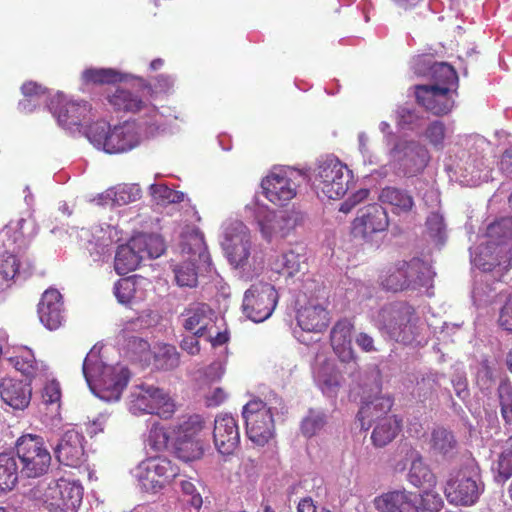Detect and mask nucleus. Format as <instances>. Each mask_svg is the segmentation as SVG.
<instances>
[{"mask_svg": "<svg viewBox=\"0 0 512 512\" xmlns=\"http://www.w3.org/2000/svg\"><path fill=\"white\" fill-rule=\"evenodd\" d=\"M391 163L406 176L421 173L430 155L427 148L413 139H398L389 151Z\"/></svg>", "mask_w": 512, "mask_h": 512, "instance_id": "nucleus-11", "label": "nucleus"}, {"mask_svg": "<svg viewBox=\"0 0 512 512\" xmlns=\"http://www.w3.org/2000/svg\"><path fill=\"white\" fill-rule=\"evenodd\" d=\"M450 88L439 85H416L415 97L417 102L434 115H443L451 111L453 100Z\"/></svg>", "mask_w": 512, "mask_h": 512, "instance_id": "nucleus-22", "label": "nucleus"}, {"mask_svg": "<svg viewBox=\"0 0 512 512\" xmlns=\"http://www.w3.org/2000/svg\"><path fill=\"white\" fill-rule=\"evenodd\" d=\"M173 449L176 457L184 462L195 461L203 455V445L197 438L175 435Z\"/></svg>", "mask_w": 512, "mask_h": 512, "instance_id": "nucleus-38", "label": "nucleus"}, {"mask_svg": "<svg viewBox=\"0 0 512 512\" xmlns=\"http://www.w3.org/2000/svg\"><path fill=\"white\" fill-rule=\"evenodd\" d=\"M379 200L392 207L397 214L410 212L415 203L413 197L405 190L396 187H385L379 194Z\"/></svg>", "mask_w": 512, "mask_h": 512, "instance_id": "nucleus-36", "label": "nucleus"}, {"mask_svg": "<svg viewBox=\"0 0 512 512\" xmlns=\"http://www.w3.org/2000/svg\"><path fill=\"white\" fill-rule=\"evenodd\" d=\"M453 388L458 398L465 400L469 397L467 379L464 373L457 372L451 379Z\"/></svg>", "mask_w": 512, "mask_h": 512, "instance_id": "nucleus-63", "label": "nucleus"}, {"mask_svg": "<svg viewBox=\"0 0 512 512\" xmlns=\"http://www.w3.org/2000/svg\"><path fill=\"white\" fill-rule=\"evenodd\" d=\"M153 199L161 205L180 203L184 200V193L169 188L164 183L151 184L149 187Z\"/></svg>", "mask_w": 512, "mask_h": 512, "instance_id": "nucleus-49", "label": "nucleus"}, {"mask_svg": "<svg viewBox=\"0 0 512 512\" xmlns=\"http://www.w3.org/2000/svg\"><path fill=\"white\" fill-rule=\"evenodd\" d=\"M297 322L304 331L320 332L328 324V313L322 304L311 300L298 310Z\"/></svg>", "mask_w": 512, "mask_h": 512, "instance_id": "nucleus-31", "label": "nucleus"}, {"mask_svg": "<svg viewBox=\"0 0 512 512\" xmlns=\"http://www.w3.org/2000/svg\"><path fill=\"white\" fill-rule=\"evenodd\" d=\"M393 406V400L389 395H382L364 402L358 412V421L361 429L367 430L372 422H378L381 418L389 417Z\"/></svg>", "mask_w": 512, "mask_h": 512, "instance_id": "nucleus-32", "label": "nucleus"}, {"mask_svg": "<svg viewBox=\"0 0 512 512\" xmlns=\"http://www.w3.org/2000/svg\"><path fill=\"white\" fill-rule=\"evenodd\" d=\"M109 102L115 109L128 112L139 111L143 104L138 96L121 88H117L116 91L109 96Z\"/></svg>", "mask_w": 512, "mask_h": 512, "instance_id": "nucleus-44", "label": "nucleus"}, {"mask_svg": "<svg viewBox=\"0 0 512 512\" xmlns=\"http://www.w3.org/2000/svg\"><path fill=\"white\" fill-rule=\"evenodd\" d=\"M497 396L502 419L506 425H512V384L507 377L500 380Z\"/></svg>", "mask_w": 512, "mask_h": 512, "instance_id": "nucleus-45", "label": "nucleus"}, {"mask_svg": "<svg viewBox=\"0 0 512 512\" xmlns=\"http://www.w3.org/2000/svg\"><path fill=\"white\" fill-rule=\"evenodd\" d=\"M140 196L141 189L137 184H122L109 188L99 195L98 203L122 206L138 200Z\"/></svg>", "mask_w": 512, "mask_h": 512, "instance_id": "nucleus-35", "label": "nucleus"}, {"mask_svg": "<svg viewBox=\"0 0 512 512\" xmlns=\"http://www.w3.org/2000/svg\"><path fill=\"white\" fill-rule=\"evenodd\" d=\"M315 379L323 393L333 396L340 386L341 375L332 363L325 362L316 370Z\"/></svg>", "mask_w": 512, "mask_h": 512, "instance_id": "nucleus-41", "label": "nucleus"}, {"mask_svg": "<svg viewBox=\"0 0 512 512\" xmlns=\"http://www.w3.org/2000/svg\"><path fill=\"white\" fill-rule=\"evenodd\" d=\"M17 457L22 463L21 473L28 478H36L48 471L51 455L45 448L43 439L37 435H23L16 442Z\"/></svg>", "mask_w": 512, "mask_h": 512, "instance_id": "nucleus-10", "label": "nucleus"}, {"mask_svg": "<svg viewBox=\"0 0 512 512\" xmlns=\"http://www.w3.org/2000/svg\"><path fill=\"white\" fill-rule=\"evenodd\" d=\"M36 234V223L30 217L12 220L6 226L7 240L18 249L27 247Z\"/></svg>", "mask_w": 512, "mask_h": 512, "instance_id": "nucleus-33", "label": "nucleus"}, {"mask_svg": "<svg viewBox=\"0 0 512 512\" xmlns=\"http://www.w3.org/2000/svg\"><path fill=\"white\" fill-rule=\"evenodd\" d=\"M185 261L174 268L175 280L181 287H195L198 283L197 270L210 265V255L204 238L192 234L181 244Z\"/></svg>", "mask_w": 512, "mask_h": 512, "instance_id": "nucleus-6", "label": "nucleus"}, {"mask_svg": "<svg viewBox=\"0 0 512 512\" xmlns=\"http://www.w3.org/2000/svg\"><path fill=\"white\" fill-rule=\"evenodd\" d=\"M49 512H77L82 503L83 488L66 479L52 481L43 493Z\"/></svg>", "mask_w": 512, "mask_h": 512, "instance_id": "nucleus-15", "label": "nucleus"}, {"mask_svg": "<svg viewBox=\"0 0 512 512\" xmlns=\"http://www.w3.org/2000/svg\"><path fill=\"white\" fill-rule=\"evenodd\" d=\"M420 263L422 266L419 271H413V273H409V288L410 289H418L425 287L429 289L432 286V280L435 273L431 270V267L428 263L424 262L420 259Z\"/></svg>", "mask_w": 512, "mask_h": 512, "instance_id": "nucleus-56", "label": "nucleus"}, {"mask_svg": "<svg viewBox=\"0 0 512 512\" xmlns=\"http://www.w3.org/2000/svg\"><path fill=\"white\" fill-rule=\"evenodd\" d=\"M19 476L17 459L8 453L0 454V489L11 490L15 487Z\"/></svg>", "mask_w": 512, "mask_h": 512, "instance_id": "nucleus-42", "label": "nucleus"}, {"mask_svg": "<svg viewBox=\"0 0 512 512\" xmlns=\"http://www.w3.org/2000/svg\"><path fill=\"white\" fill-rule=\"evenodd\" d=\"M49 109L57 118L59 124L68 130H73L83 125L90 119L91 108L85 101H65L62 96H58L57 106L54 100L51 101Z\"/></svg>", "mask_w": 512, "mask_h": 512, "instance_id": "nucleus-21", "label": "nucleus"}, {"mask_svg": "<svg viewBox=\"0 0 512 512\" xmlns=\"http://www.w3.org/2000/svg\"><path fill=\"white\" fill-rule=\"evenodd\" d=\"M82 371L91 391L108 402L120 399L130 377L126 367L120 364L116 366L106 365L102 361L96 346L86 355Z\"/></svg>", "mask_w": 512, "mask_h": 512, "instance_id": "nucleus-2", "label": "nucleus"}, {"mask_svg": "<svg viewBox=\"0 0 512 512\" xmlns=\"http://www.w3.org/2000/svg\"><path fill=\"white\" fill-rule=\"evenodd\" d=\"M32 396L30 384L24 380L4 378L0 381V398L15 410L28 407Z\"/></svg>", "mask_w": 512, "mask_h": 512, "instance_id": "nucleus-27", "label": "nucleus"}, {"mask_svg": "<svg viewBox=\"0 0 512 512\" xmlns=\"http://www.w3.org/2000/svg\"><path fill=\"white\" fill-rule=\"evenodd\" d=\"M421 506L427 512H437L443 506V499L438 493L426 490L421 494Z\"/></svg>", "mask_w": 512, "mask_h": 512, "instance_id": "nucleus-62", "label": "nucleus"}, {"mask_svg": "<svg viewBox=\"0 0 512 512\" xmlns=\"http://www.w3.org/2000/svg\"><path fill=\"white\" fill-rule=\"evenodd\" d=\"M128 405L134 415L156 414L164 419L175 411V404L162 389L147 384L131 388Z\"/></svg>", "mask_w": 512, "mask_h": 512, "instance_id": "nucleus-7", "label": "nucleus"}, {"mask_svg": "<svg viewBox=\"0 0 512 512\" xmlns=\"http://www.w3.org/2000/svg\"><path fill=\"white\" fill-rule=\"evenodd\" d=\"M422 264L419 258H413L409 262H399L382 279L383 287L392 292H398L409 288V273L419 271Z\"/></svg>", "mask_w": 512, "mask_h": 512, "instance_id": "nucleus-30", "label": "nucleus"}, {"mask_svg": "<svg viewBox=\"0 0 512 512\" xmlns=\"http://www.w3.org/2000/svg\"><path fill=\"white\" fill-rule=\"evenodd\" d=\"M472 263L483 271L507 272L512 267V217L488 225L486 242L471 251Z\"/></svg>", "mask_w": 512, "mask_h": 512, "instance_id": "nucleus-1", "label": "nucleus"}, {"mask_svg": "<svg viewBox=\"0 0 512 512\" xmlns=\"http://www.w3.org/2000/svg\"><path fill=\"white\" fill-rule=\"evenodd\" d=\"M326 424V415L320 410L310 409L301 423V431L304 436L312 437L323 429Z\"/></svg>", "mask_w": 512, "mask_h": 512, "instance_id": "nucleus-53", "label": "nucleus"}, {"mask_svg": "<svg viewBox=\"0 0 512 512\" xmlns=\"http://www.w3.org/2000/svg\"><path fill=\"white\" fill-rule=\"evenodd\" d=\"M19 267L20 262L15 255L6 252L0 256V275L7 282V287L20 276Z\"/></svg>", "mask_w": 512, "mask_h": 512, "instance_id": "nucleus-54", "label": "nucleus"}, {"mask_svg": "<svg viewBox=\"0 0 512 512\" xmlns=\"http://www.w3.org/2000/svg\"><path fill=\"white\" fill-rule=\"evenodd\" d=\"M430 73L435 82L433 85L447 86L451 89L458 82V76L454 68L444 62L433 64Z\"/></svg>", "mask_w": 512, "mask_h": 512, "instance_id": "nucleus-48", "label": "nucleus"}, {"mask_svg": "<svg viewBox=\"0 0 512 512\" xmlns=\"http://www.w3.org/2000/svg\"><path fill=\"white\" fill-rule=\"evenodd\" d=\"M262 237L267 241L283 239L296 227L298 215L292 211L265 212L263 216L257 215Z\"/></svg>", "mask_w": 512, "mask_h": 512, "instance_id": "nucleus-19", "label": "nucleus"}, {"mask_svg": "<svg viewBox=\"0 0 512 512\" xmlns=\"http://www.w3.org/2000/svg\"><path fill=\"white\" fill-rule=\"evenodd\" d=\"M173 441L174 438H172L171 433L157 423L151 426L147 439L145 440L146 446L154 451L166 449L170 442L173 444Z\"/></svg>", "mask_w": 512, "mask_h": 512, "instance_id": "nucleus-50", "label": "nucleus"}, {"mask_svg": "<svg viewBox=\"0 0 512 512\" xmlns=\"http://www.w3.org/2000/svg\"><path fill=\"white\" fill-rule=\"evenodd\" d=\"M148 281L141 276H130L118 280L114 285V294L119 303L132 305L146 298V285Z\"/></svg>", "mask_w": 512, "mask_h": 512, "instance_id": "nucleus-29", "label": "nucleus"}, {"mask_svg": "<svg viewBox=\"0 0 512 512\" xmlns=\"http://www.w3.org/2000/svg\"><path fill=\"white\" fill-rule=\"evenodd\" d=\"M221 247L228 262L235 268L249 266L252 241L248 227L239 220H228L222 226Z\"/></svg>", "mask_w": 512, "mask_h": 512, "instance_id": "nucleus-8", "label": "nucleus"}, {"mask_svg": "<svg viewBox=\"0 0 512 512\" xmlns=\"http://www.w3.org/2000/svg\"><path fill=\"white\" fill-rule=\"evenodd\" d=\"M388 225L386 210L379 204H370L358 211L353 221V233L356 237L367 239L374 233L385 231Z\"/></svg>", "mask_w": 512, "mask_h": 512, "instance_id": "nucleus-20", "label": "nucleus"}, {"mask_svg": "<svg viewBox=\"0 0 512 512\" xmlns=\"http://www.w3.org/2000/svg\"><path fill=\"white\" fill-rule=\"evenodd\" d=\"M408 481L415 487L430 488L436 484V477L420 455L412 460Z\"/></svg>", "mask_w": 512, "mask_h": 512, "instance_id": "nucleus-39", "label": "nucleus"}, {"mask_svg": "<svg viewBox=\"0 0 512 512\" xmlns=\"http://www.w3.org/2000/svg\"><path fill=\"white\" fill-rule=\"evenodd\" d=\"M84 437L75 430L66 431L54 448L56 459L63 465L78 467L86 460Z\"/></svg>", "mask_w": 512, "mask_h": 512, "instance_id": "nucleus-25", "label": "nucleus"}, {"mask_svg": "<svg viewBox=\"0 0 512 512\" xmlns=\"http://www.w3.org/2000/svg\"><path fill=\"white\" fill-rule=\"evenodd\" d=\"M426 233L436 245H443L447 239V225L444 216L439 212H432L426 220Z\"/></svg>", "mask_w": 512, "mask_h": 512, "instance_id": "nucleus-46", "label": "nucleus"}, {"mask_svg": "<svg viewBox=\"0 0 512 512\" xmlns=\"http://www.w3.org/2000/svg\"><path fill=\"white\" fill-rule=\"evenodd\" d=\"M306 180V175L294 168L272 172L262 181L267 199L276 205H285L296 196L297 187Z\"/></svg>", "mask_w": 512, "mask_h": 512, "instance_id": "nucleus-13", "label": "nucleus"}, {"mask_svg": "<svg viewBox=\"0 0 512 512\" xmlns=\"http://www.w3.org/2000/svg\"><path fill=\"white\" fill-rule=\"evenodd\" d=\"M163 239L156 234H138L125 245L118 247L114 267L119 275L135 270L142 260L158 258L163 254Z\"/></svg>", "mask_w": 512, "mask_h": 512, "instance_id": "nucleus-5", "label": "nucleus"}, {"mask_svg": "<svg viewBox=\"0 0 512 512\" xmlns=\"http://www.w3.org/2000/svg\"><path fill=\"white\" fill-rule=\"evenodd\" d=\"M118 342L128 354L139 359H142L150 349V345L145 339L130 334L125 329H123L118 336Z\"/></svg>", "mask_w": 512, "mask_h": 512, "instance_id": "nucleus-43", "label": "nucleus"}, {"mask_svg": "<svg viewBox=\"0 0 512 512\" xmlns=\"http://www.w3.org/2000/svg\"><path fill=\"white\" fill-rule=\"evenodd\" d=\"M374 506L379 512H419L416 495L405 489L377 496L374 499Z\"/></svg>", "mask_w": 512, "mask_h": 512, "instance_id": "nucleus-26", "label": "nucleus"}, {"mask_svg": "<svg viewBox=\"0 0 512 512\" xmlns=\"http://www.w3.org/2000/svg\"><path fill=\"white\" fill-rule=\"evenodd\" d=\"M352 330V322L348 319H341L333 326L330 340L334 352L342 362H353L357 366V356L351 345Z\"/></svg>", "mask_w": 512, "mask_h": 512, "instance_id": "nucleus-28", "label": "nucleus"}, {"mask_svg": "<svg viewBox=\"0 0 512 512\" xmlns=\"http://www.w3.org/2000/svg\"><path fill=\"white\" fill-rule=\"evenodd\" d=\"M42 398L45 404L58 408L61 398L60 384L55 380L49 381L43 388Z\"/></svg>", "mask_w": 512, "mask_h": 512, "instance_id": "nucleus-61", "label": "nucleus"}, {"mask_svg": "<svg viewBox=\"0 0 512 512\" xmlns=\"http://www.w3.org/2000/svg\"><path fill=\"white\" fill-rule=\"evenodd\" d=\"M277 300L278 294L271 284H254L245 292L243 312L253 322H262L271 316Z\"/></svg>", "mask_w": 512, "mask_h": 512, "instance_id": "nucleus-17", "label": "nucleus"}, {"mask_svg": "<svg viewBox=\"0 0 512 512\" xmlns=\"http://www.w3.org/2000/svg\"><path fill=\"white\" fill-rule=\"evenodd\" d=\"M306 266V256L298 249H291L284 252L279 256L275 263L274 269L279 273L287 274V276H294Z\"/></svg>", "mask_w": 512, "mask_h": 512, "instance_id": "nucleus-40", "label": "nucleus"}, {"mask_svg": "<svg viewBox=\"0 0 512 512\" xmlns=\"http://www.w3.org/2000/svg\"><path fill=\"white\" fill-rule=\"evenodd\" d=\"M178 474V468L164 457L148 458L135 468V477L147 492L163 489Z\"/></svg>", "mask_w": 512, "mask_h": 512, "instance_id": "nucleus-16", "label": "nucleus"}, {"mask_svg": "<svg viewBox=\"0 0 512 512\" xmlns=\"http://www.w3.org/2000/svg\"><path fill=\"white\" fill-rule=\"evenodd\" d=\"M441 375L437 373H427L417 380L414 393L419 397L426 399L440 387Z\"/></svg>", "mask_w": 512, "mask_h": 512, "instance_id": "nucleus-58", "label": "nucleus"}, {"mask_svg": "<svg viewBox=\"0 0 512 512\" xmlns=\"http://www.w3.org/2000/svg\"><path fill=\"white\" fill-rule=\"evenodd\" d=\"M445 131L444 123L434 121L427 127L425 137L434 148L442 149L444 147Z\"/></svg>", "mask_w": 512, "mask_h": 512, "instance_id": "nucleus-60", "label": "nucleus"}, {"mask_svg": "<svg viewBox=\"0 0 512 512\" xmlns=\"http://www.w3.org/2000/svg\"><path fill=\"white\" fill-rule=\"evenodd\" d=\"M83 79L86 82L97 84H109L122 80L121 74L113 69H87L83 72Z\"/></svg>", "mask_w": 512, "mask_h": 512, "instance_id": "nucleus-55", "label": "nucleus"}, {"mask_svg": "<svg viewBox=\"0 0 512 512\" xmlns=\"http://www.w3.org/2000/svg\"><path fill=\"white\" fill-rule=\"evenodd\" d=\"M203 424V418L200 415H192L178 426H175L172 433L182 437L196 438L197 434L203 429Z\"/></svg>", "mask_w": 512, "mask_h": 512, "instance_id": "nucleus-57", "label": "nucleus"}, {"mask_svg": "<svg viewBox=\"0 0 512 512\" xmlns=\"http://www.w3.org/2000/svg\"><path fill=\"white\" fill-rule=\"evenodd\" d=\"M397 125L402 129L415 130L422 125V116L412 105H402L396 109Z\"/></svg>", "mask_w": 512, "mask_h": 512, "instance_id": "nucleus-51", "label": "nucleus"}, {"mask_svg": "<svg viewBox=\"0 0 512 512\" xmlns=\"http://www.w3.org/2000/svg\"><path fill=\"white\" fill-rule=\"evenodd\" d=\"M496 381L494 369H492L487 361L481 363L477 375L476 384L483 393H490Z\"/></svg>", "mask_w": 512, "mask_h": 512, "instance_id": "nucleus-59", "label": "nucleus"}, {"mask_svg": "<svg viewBox=\"0 0 512 512\" xmlns=\"http://www.w3.org/2000/svg\"><path fill=\"white\" fill-rule=\"evenodd\" d=\"M429 447L435 455L452 458L458 451V442L452 431L438 426L431 431Z\"/></svg>", "mask_w": 512, "mask_h": 512, "instance_id": "nucleus-34", "label": "nucleus"}, {"mask_svg": "<svg viewBox=\"0 0 512 512\" xmlns=\"http://www.w3.org/2000/svg\"><path fill=\"white\" fill-rule=\"evenodd\" d=\"M420 319L415 309L404 302L389 303L382 307L376 318V327L389 339L412 344L420 335Z\"/></svg>", "mask_w": 512, "mask_h": 512, "instance_id": "nucleus-3", "label": "nucleus"}, {"mask_svg": "<svg viewBox=\"0 0 512 512\" xmlns=\"http://www.w3.org/2000/svg\"><path fill=\"white\" fill-rule=\"evenodd\" d=\"M214 444L222 455H231L240 443L239 428L234 417L221 414L215 418L213 430Z\"/></svg>", "mask_w": 512, "mask_h": 512, "instance_id": "nucleus-24", "label": "nucleus"}, {"mask_svg": "<svg viewBox=\"0 0 512 512\" xmlns=\"http://www.w3.org/2000/svg\"><path fill=\"white\" fill-rule=\"evenodd\" d=\"M40 322L49 330H56L65 321V309L62 295L57 289H47L38 304Z\"/></svg>", "mask_w": 512, "mask_h": 512, "instance_id": "nucleus-23", "label": "nucleus"}, {"mask_svg": "<svg viewBox=\"0 0 512 512\" xmlns=\"http://www.w3.org/2000/svg\"><path fill=\"white\" fill-rule=\"evenodd\" d=\"M401 420L396 416L381 418L373 429L371 439L376 447H384L389 444L400 432Z\"/></svg>", "mask_w": 512, "mask_h": 512, "instance_id": "nucleus-37", "label": "nucleus"}, {"mask_svg": "<svg viewBox=\"0 0 512 512\" xmlns=\"http://www.w3.org/2000/svg\"><path fill=\"white\" fill-rule=\"evenodd\" d=\"M483 491L484 484L475 465L459 470L448 479L445 487L448 501L463 506L476 503Z\"/></svg>", "mask_w": 512, "mask_h": 512, "instance_id": "nucleus-9", "label": "nucleus"}, {"mask_svg": "<svg viewBox=\"0 0 512 512\" xmlns=\"http://www.w3.org/2000/svg\"><path fill=\"white\" fill-rule=\"evenodd\" d=\"M155 365L163 370H172L179 366L180 355L175 346L160 344L154 351Z\"/></svg>", "mask_w": 512, "mask_h": 512, "instance_id": "nucleus-47", "label": "nucleus"}, {"mask_svg": "<svg viewBox=\"0 0 512 512\" xmlns=\"http://www.w3.org/2000/svg\"><path fill=\"white\" fill-rule=\"evenodd\" d=\"M243 418L248 438L264 445L274 434L273 409L261 400H252L243 407Z\"/></svg>", "mask_w": 512, "mask_h": 512, "instance_id": "nucleus-14", "label": "nucleus"}, {"mask_svg": "<svg viewBox=\"0 0 512 512\" xmlns=\"http://www.w3.org/2000/svg\"><path fill=\"white\" fill-rule=\"evenodd\" d=\"M498 322L503 329L512 333V296L502 307Z\"/></svg>", "mask_w": 512, "mask_h": 512, "instance_id": "nucleus-64", "label": "nucleus"}, {"mask_svg": "<svg viewBox=\"0 0 512 512\" xmlns=\"http://www.w3.org/2000/svg\"><path fill=\"white\" fill-rule=\"evenodd\" d=\"M350 180V171L337 158H326L317 167L316 187L329 199L344 196L348 190Z\"/></svg>", "mask_w": 512, "mask_h": 512, "instance_id": "nucleus-12", "label": "nucleus"}, {"mask_svg": "<svg viewBox=\"0 0 512 512\" xmlns=\"http://www.w3.org/2000/svg\"><path fill=\"white\" fill-rule=\"evenodd\" d=\"M218 321L216 312L206 303L192 302L179 315L182 328L196 336H206Z\"/></svg>", "mask_w": 512, "mask_h": 512, "instance_id": "nucleus-18", "label": "nucleus"}, {"mask_svg": "<svg viewBox=\"0 0 512 512\" xmlns=\"http://www.w3.org/2000/svg\"><path fill=\"white\" fill-rule=\"evenodd\" d=\"M494 478L498 483L506 482L512 476V448H505L492 465Z\"/></svg>", "mask_w": 512, "mask_h": 512, "instance_id": "nucleus-52", "label": "nucleus"}, {"mask_svg": "<svg viewBox=\"0 0 512 512\" xmlns=\"http://www.w3.org/2000/svg\"><path fill=\"white\" fill-rule=\"evenodd\" d=\"M86 137L97 149L108 154L127 152L140 143L134 123L125 122L113 128L105 121L90 125Z\"/></svg>", "mask_w": 512, "mask_h": 512, "instance_id": "nucleus-4", "label": "nucleus"}]
</instances>
